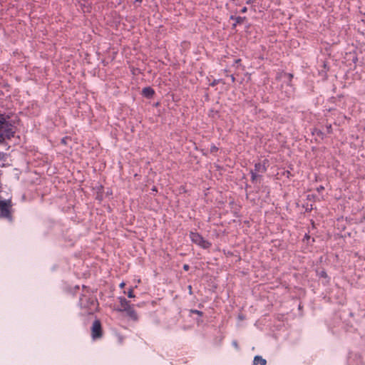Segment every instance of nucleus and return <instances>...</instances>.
I'll list each match as a JSON object with an SVG mask.
<instances>
[{
    "label": "nucleus",
    "mask_w": 365,
    "mask_h": 365,
    "mask_svg": "<svg viewBox=\"0 0 365 365\" xmlns=\"http://www.w3.org/2000/svg\"><path fill=\"white\" fill-rule=\"evenodd\" d=\"M240 61V59H237L235 61L236 63H239Z\"/></svg>",
    "instance_id": "nucleus-21"
},
{
    "label": "nucleus",
    "mask_w": 365,
    "mask_h": 365,
    "mask_svg": "<svg viewBox=\"0 0 365 365\" xmlns=\"http://www.w3.org/2000/svg\"><path fill=\"white\" fill-rule=\"evenodd\" d=\"M125 283L123 282H121V283L120 284V288H123V287H125Z\"/></svg>",
    "instance_id": "nucleus-14"
},
{
    "label": "nucleus",
    "mask_w": 365,
    "mask_h": 365,
    "mask_svg": "<svg viewBox=\"0 0 365 365\" xmlns=\"http://www.w3.org/2000/svg\"><path fill=\"white\" fill-rule=\"evenodd\" d=\"M247 11V8L246 7H243L241 10V12L242 13H245Z\"/></svg>",
    "instance_id": "nucleus-15"
},
{
    "label": "nucleus",
    "mask_w": 365,
    "mask_h": 365,
    "mask_svg": "<svg viewBox=\"0 0 365 365\" xmlns=\"http://www.w3.org/2000/svg\"><path fill=\"white\" fill-rule=\"evenodd\" d=\"M119 299L120 303V311L125 312V310L131 307L129 302L126 300L125 298L120 297Z\"/></svg>",
    "instance_id": "nucleus-5"
},
{
    "label": "nucleus",
    "mask_w": 365,
    "mask_h": 365,
    "mask_svg": "<svg viewBox=\"0 0 365 365\" xmlns=\"http://www.w3.org/2000/svg\"><path fill=\"white\" fill-rule=\"evenodd\" d=\"M66 139H67L66 138H63V139L61 140L62 143H64V144H65V143H66Z\"/></svg>",
    "instance_id": "nucleus-18"
},
{
    "label": "nucleus",
    "mask_w": 365,
    "mask_h": 365,
    "mask_svg": "<svg viewBox=\"0 0 365 365\" xmlns=\"http://www.w3.org/2000/svg\"><path fill=\"white\" fill-rule=\"evenodd\" d=\"M183 269L185 270V271H187L189 269V265L188 264H184L183 266Z\"/></svg>",
    "instance_id": "nucleus-12"
},
{
    "label": "nucleus",
    "mask_w": 365,
    "mask_h": 365,
    "mask_svg": "<svg viewBox=\"0 0 365 365\" xmlns=\"http://www.w3.org/2000/svg\"><path fill=\"white\" fill-rule=\"evenodd\" d=\"M266 170V168H265V166L260 164V163H257L255 165V171L256 172H260V173H263Z\"/></svg>",
    "instance_id": "nucleus-9"
},
{
    "label": "nucleus",
    "mask_w": 365,
    "mask_h": 365,
    "mask_svg": "<svg viewBox=\"0 0 365 365\" xmlns=\"http://www.w3.org/2000/svg\"><path fill=\"white\" fill-rule=\"evenodd\" d=\"M217 150V148L215 146H213L212 148H211V150L213 151V150Z\"/></svg>",
    "instance_id": "nucleus-20"
},
{
    "label": "nucleus",
    "mask_w": 365,
    "mask_h": 365,
    "mask_svg": "<svg viewBox=\"0 0 365 365\" xmlns=\"http://www.w3.org/2000/svg\"><path fill=\"white\" fill-rule=\"evenodd\" d=\"M11 207V202L10 200H0V217H5L9 220H11V215L10 212V207Z\"/></svg>",
    "instance_id": "nucleus-3"
},
{
    "label": "nucleus",
    "mask_w": 365,
    "mask_h": 365,
    "mask_svg": "<svg viewBox=\"0 0 365 365\" xmlns=\"http://www.w3.org/2000/svg\"><path fill=\"white\" fill-rule=\"evenodd\" d=\"M319 274L322 277H325V278L327 277V274L324 271H322Z\"/></svg>",
    "instance_id": "nucleus-11"
},
{
    "label": "nucleus",
    "mask_w": 365,
    "mask_h": 365,
    "mask_svg": "<svg viewBox=\"0 0 365 365\" xmlns=\"http://www.w3.org/2000/svg\"><path fill=\"white\" fill-rule=\"evenodd\" d=\"M91 336L93 339H99L102 336V329L101 322L96 319L93 322L91 328Z\"/></svg>",
    "instance_id": "nucleus-4"
},
{
    "label": "nucleus",
    "mask_w": 365,
    "mask_h": 365,
    "mask_svg": "<svg viewBox=\"0 0 365 365\" xmlns=\"http://www.w3.org/2000/svg\"><path fill=\"white\" fill-rule=\"evenodd\" d=\"M11 126L6 122L0 121V142L5 138H10L14 135Z\"/></svg>",
    "instance_id": "nucleus-2"
},
{
    "label": "nucleus",
    "mask_w": 365,
    "mask_h": 365,
    "mask_svg": "<svg viewBox=\"0 0 365 365\" xmlns=\"http://www.w3.org/2000/svg\"><path fill=\"white\" fill-rule=\"evenodd\" d=\"M230 78H231V80H232V82H234V81H235V78L234 77V76H233V75H231V76H230Z\"/></svg>",
    "instance_id": "nucleus-16"
},
{
    "label": "nucleus",
    "mask_w": 365,
    "mask_h": 365,
    "mask_svg": "<svg viewBox=\"0 0 365 365\" xmlns=\"http://www.w3.org/2000/svg\"><path fill=\"white\" fill-rule=\"evenodd\" d=\"M125 312L131 319H133V321L138 320V314L132 307L125 310Z\"/></svg>",
    "instance_id": "nucleus-6"
},
{
    "label": "nucleus",
    "mask_w": 365,
    "mask_h": 365,
    "mask_svg": "<svg viewBox=\"0 0 365 365\" xmlns=\"http://www.w3.org/2000/svg\"><path fill=\"white\" fill-rule=\"evenodd\" d=\"M128 297L130 298L135 297V295L133 294V289L130 288L129 291L128 292Z\"/></svg>",
    "instance_id": "nucleus-10"
},
{
    "label": "nucleus",
    "mask_w": 365,
    "mask_h": 365,
    "mask_svg": "<svg viewBox=\"0 0 365 365\" xmlns=\"http://www.w3.org/2000/svg\"><path fill=\"white\" fill-rule=\"evenodd\" d=\"M190 238L191 241L203 249H207L211 243L205 240L199 233L190 232Z\"/></svg>",
    "instance_id": "nucleus-1"
},
{
    "label": "nucleus",
    "mask_w": 365,
    "mask_h": 365,
    "mask_svg": "<svg viewBox=\"0 0 365 365\" xmlns=\"http://www.w3.org/2000/svg\"><path fill=\"white\" fill-rule=\"evenodd\" d=\"M195 313L197 314H201V312L200 311H197V310H195L193 311Z\"/></svg>",
    "instance_id": "nucleus-19"
},
{
    "label": "nucleus",
    "mask_w": 365,
    "mask_h": 365,
    "mask_svg": "<svg viewBox=\"0 0 365 365\" xmlns=\"http://www.w3.org/2000/svg\"><path fill=\"white\" fill-rule=\"evenodd\" d=\"M143 94L148 98H151L154 94V91L150 87H145L143 89Z\"/></svg>",
    "instance_id": "nucleus-7"
},
{
    "label": "nucleus",
    "mask_w": 365,
    "mask_h": 365,
    "mask_svg": "<svg viewBox=\"0 0 365 365\" xmlns=\"http://www.w3.org/2000/svg\"><path fill=\"white\" fill-rule=\"evenodd\" d=\"M257 178V175L255 173H252V180H255V178Z\"/></svg>",
    "instance_id": "nucleus-13"
},
{
    "label": "nucleus",
    "mask_w": 365,
    "mask_h": 365,
    "mask_svg": "<svg viewBox=\"0 0 365 365\" xmlns=\"http://www.w3.org/2000/svg\"><path fill=\"white\" fill-rule=\"evenodd\" d=\"M246 3L247 4H250L252 3V0H246Z\"/></svg>",
    "instance_id": "nucleus-17"
},
{
    "label": "nucleus",
    "mask_w": 365,
    "mask_h": 365,
    "mask_svg": "<svg viewBox=\"0 0 365 365\" xmlns=\"http://www.w3.org/2000/svg\"><path fill=\"white\" fill-rule=\"evenodd\" d=\"M191 289H192V287H191V286L190 285V286H189V288H188V290H190V291L191 292Z\"/></svg>",
    "instance_id": "nucleus-22"
},
{
    "label": "nucleus",
    "mask_w": 365,
    "mask_h": 365,
    "mask_svg": "<svg viewBox=\"0 0 365 365\" xmlns=\"http://www.w3.org/2000/svg\"><path fill=\"white\" fill-rule=\"evenodd\" d=\"M254 364H259L261 365H266L267 361L260 356H256L254 358Z\"/></svg>",
    "instance_id": "nucleus-8"
}]
</instances>
